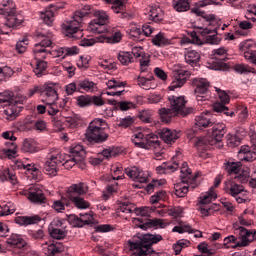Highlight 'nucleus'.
Masks as SVG:
<instances>
[{
  "mask_svg": "<svg viewBox=\"0 0 256 256\" xmlns=\"http://www.w3.org/2000/svg\"><path fill=\"white\" fill-rule=\"evenodd\" d=\"M36 39L40 42L36 43L33 48L34 57L37 59L34 73L37 77H43V72L47 69V62L42 59H47V55L51 53L47 47H51L53 44V33L38 29Z\"/></svg>",
  "mask_w": 256,
  "mask_h": 256,
  "instance_id": "nucleus-1",
  "label": "nucleus"
},
{
  "mask_svg": "<svg viewBox=\"0 0 256 256\" xmlns=\"http://www.w3.org/2000/svg\"><path fill=\"white\" fill-rule=\"evenodd\" d=\"M57 84L53 82H46L41 90L42 102L44 105H38L37 111L40 115L47 112L52 117L59 113L57 101H59V94L57 93Z\"/></svg>",
  "mask_w": 256,
  "mask_h": 256,
  "instance_id": "nucleus-2",
  "label": "nucleus"
},
{
  "mask_svg": "<svg viewBox=\"0 0 256 256\" xmlns=\"http://www.w3.org/2000/svg\"><path fill=\"white\" fill-rule=\"evenodd\" d=\"M170 103L169 108H161L159 110V115L162 121H169L171 117H187L191 113V108L187 107V100L183 96H170L168 98Z\"/></svg>",
  "mask_w": 256,
  "mask_h": 256,
  "instance_id": "nucleus-3",
  "label": "nucleus"
},
{
  "mask_svg": "<svg viewBox=\"0 0 256 256\" xmlns=\"http://www.w3.org/2000/svg\"><path fill=\"white\" fill-rule=\"evenodd\" d=\"M163 237L159 234H146L139 241L128 240L127 247L133 251L131 256H147L151 253V245L162 241Z\"/></svg>",
  "mask_w": 256,
  "mask_h": 256,
  "instance_id": "nucleus-4",
  "label": "nucleus"
},
{
  "mask_svg": "<svg viewBox=\"0 0 256 256\" xmlns=\"http://www.w3.org/2000/svg\"><path fill=\"white\" fill-rule=\"evenodd\" d=\"M91 13V6L85 5L82 10L74 12L70 25L66 26V41H75L83 38V30L79 29L83 23V17Z\"/></svg>",
  "mask_w": 256,
  "mask_h": 256,
  "instance_id": "nucleus-5",
  "label": "nucleus"
},
{
  "mask_svg": "<svg viewBox=\"0 0 256 256\" xmlns=\"http://www.w3.org/2000/svg\"><path fill=\"white\" fill-rule=\"evenodd\" d=\"M109 125L107 122L101 118H96L92 120L86 130L85 137L87 141L92 143H103L109 139V134L105 132Z\"/></svg>",
  "mask_w": 256,
  "mask_h": 256,
  "instance_id": "nucleus-6",
  "label": "nucleus"
},
{
  "mask_svg": "<svg viewBox=\"0 0 256 256\" xmlns=\"http://www.w3.org/2000/svg\"><path fill=\"white\" fill-rule=\"evenodd\" d=\"M132 142L136 147L140 149L153 150L156 157H161V154L158 152L161 150V142L154 134H145L143 132H137L132 136Z\"/></svg>",
  "mask_w": 256,
  "mask_h": 256,
  "instance_id": "nucleus-7",
  "label": "nucleus"
},
{
  "mask_svg": "<svg viewBox=\"0 0 256 256\" xmlns=\"http://www.w3.org/2000/svg\"><path fill=\"white\" fill-rule=\"evenodd\" d=\"M63 161H65V153L59 148L51 149L44 162V173L49 177H56L59 171V165H65Z\"/></svg>",
  "mask_w": 256,
  "mask_h": 256,
  "instance_id": "nucleus-8",
  "label": "nucleus"
},
{
  "mask_svg": "<svg viewBox=\"0 0 256 256\" xmlns=\"http://www.w3.org/2000/svg\"><path fill=\"white\" fill-rule=\"evenodd\" d=\"M180 173L181 183H177L174 185V191L176 197H185V195L189 193V186L187 185H191L192 189H195V185H193V183H195V179H197V176H193L191 174V169H189V165H187V162L182 163Z\"/></svg>",
  "mask_w": 256,
  "mask_h": 256,
  "instance_id": "nucleus-9",
  "label": "nucleus"
},
{
  "mask_svg": "<svg viewBox=\"0 0 256 256\" xmlns=\"http://www.w3.org/2000/svg\"><path fill=\"white\" fill-rule=\"evenodd\" d=\"M215 199H217V193L213 187H211L209 191L200 194L197 206L198 211H200L203 217H209V215H211V209Z\"/></svg>",
  "mask_w": 256,
  "mask_h": 256,
  "instance_id": "nucleus-10",
  "label": "nucleus"
},
{
  "mask_svg": "<svg viewBox=\"0 0 256 256\" xmlns=\"http://www.w3.org/2000/svg\"><path fill=\"white\" fill-rule=\"evenodd\" d=\"M193 85H195V93H196V99L198 103H203V101H209V81L204 78H195L193 80Z\"/></svg>",
  "mask_w": 256,
  "mask_h": 256,
  "instance_id": "nucleus-11",
  "label": "nucleus"
},
{
  "mask_svg": "<svg viewBox=\"0 0 256 256\" xmlns=\"http://www.w3.org/2000/svg\"><path fill=\"white\" fill-rule=\"evenodd\" d=\"M238 159L251 163L256 160V139L252 138V146L243 145L238 151Z\"/></svg>",
  "mask_w": 256,
  "mask_h": 256,
  "instance_id": "nucleus-12",
  "label": "nucleus"
},
{
  "mask_svg": "<svg viewBox=\"0 0 256 256\" xmlns=\"http://www.w3.org/2000/svg\"><path fill=\"white\" fill-rule=\"evenodd\" d=\"M234 229L238 231L240 235V241L236 242V247H247L249 243L256 240V231L245 229L243 226L234 225Z\"/></svg>",
  "mask_w": 256,
  "mask_h": 256,
  "instance_id": "nucleus-13",
  "label": "nucleus"
},
{
  "mask_svg": "<svg viewBox=\"0 0 256 256\" xmlns=\"http://www.w3.org/2000/svg\"><path fill=\"white\" fill-rule=\"evenodd\" d=\"M238 49L244 59L249 61V59H253L256 55V41L253 39L244 40L240 42Z\"/></svg>",
  "mask_w": 256,
  "mask_h": 256,
  "instance_id": "nucleus-14",
  "label": "nucleus"
},
{
  "mask_svg": "<svg viewBox=\"0 0 256 256\" xmlns=\"http://www.w3.org/2000/svg\"><path fill=\"white\" fill-rule=\"evenodd\" d=\"M127 84L123 81L111 79L106 82V87L110 91H106L109 97H121L125 93V86Z\"/></svg>",
  "mask_w": 256,
  "mask_h": 256,
  "instance_id": "nucleus-15",
  "label": "nucleus"
},
{
  "mask_svg": "<svg viewBox=\"0 0 256 256\" xmlns=\"http://www.w3.org/2000/svg\"><path fill=\"white\" fill-rule=\"evenodd\" d=\"M198 29H201L200 33L202 37L205 38V42L209 45H219L221 43V38L217 36V26L211 27H198Z\"/></svg>",
  "mask_w": 256,
  "mask_h": 256,
  "instance_id": "nucleus-16",
  "label": "nucleus"
},
{
  "mask_svg": "<svg viewBox=\"0 0 256 256\" xmlns=\"http://www.w3.org/2000/svg\"><path fill=\"white\" fill-rule=\"evenodd\" d=\"M125 173L132 181H136L137 183H147L149 181V172L137 167L126 168Z\"/></svg>",
  "mask_w": 256,
  "mask_h": 256,
  "instance_id": "nucleus-17",
  "label": "nucleus"
},
{
  "mask_svg": "<svg viewBox=\"0 0 256 256\" xmlns=\"http://www.w3.org/2000/svg\"><path fill=\"white\" fill-rule=\"evenodd\" d=\"M108 33L110 37L100 36V43H121L123 39V32L119 28H109Z\"/></svg>",
  "mask_w": 256,
  "mask_h": 256,
  "instance_id": "nucleus-18",
  "label": "nucleus"
},
{
  "mask_svg": "<svg viewBox=\"0 0 256 256\" xmlns=\"http://www.w3.org/2000/svg\"><path fill=\"white\" fill-rule=\"evenodd\" d=\"M225 127L226 126L224 123H218V124H215L212 128L211 140L214 141V145L218 144V147H223L221 140L225 136V133H227V131L225 130Z\"/></svg>",
  "mask_w": 256,
  "mask_h": 256,
  "instance_id": "nucleus-19",
  "label": "nucleus"
},
{
  "mask_svg": "<svg viewBox=\"0 0 256 256\" xmlns=\"http://www.w3.org/2000/svg\"><path fill=\"white\" fill-rule=\"evenodd\" d=\"M160 139L167 143V145H173L177 139H179V132L177 130H171L168 128H162L159 132Z\"/></svg>",
  "mask_w": 256,
  "mask_h": 256,
  "instance_id": "nucleus-20",
  "label": "nucleus"
},
{
  "mask_svg": "<svg viewBox=\"0 0 256 256\" xmlns=\"http://www.w3.org/2000/svg\"><path fill=\"white\" fill-rule=\"evenodd\" d=\"M28 199L32 203H45V194H43V190H41L39 185H34L29 188Z\"/></svg>",
  "mask_w": 256,
  "mask_h": 256,
  "instance_id": "nucleus-21",
  "label": "nucleus"
},
{
  "mask_svg": "<svg viewBox=\"0 0 256 256\" xmlns=\"http://www.w3.org/2000/svg\"><path fill=\"white\" fill-rule=\"evenodd\" d=\"M224 189L226 193H228L232 197H237L241 195V193H245V188L243 187V185H239L233 180L226 181Z\"/></svg>",
  "mask_w": 256,
  "mask_h": 256,
  "instance_id": "nucleus-22",
  "label": "nucleus"
},
{
  "mask_svg": "<svg viewBox=\"0 0 256 256\" xmlns=\"http://www.w3.org/2000/svg\"><path fill=\"white\" fill-rule=\"evenodd\" d=\"M42 251L46 256L57 255V253H61V251H63V245L59 243L54 244L51 242H45L42 244Z\"/></svg>",
  "mask_w": 256,
  "mask_h": 256,
  "instance_id": "nucleus-23",
  "label": "nucleus"
},
{
  "mask_svg": "<svg viewBox=\"0 0 256 256\" xmlns=\"http://www.w3.org/2000/svg\"><path fill=\"white\" fill-rule=\"evenodd\" d=\"M51 7H53V5H50L44 10L40 11V19L48 27H51L53 25V22L55 21V12L51 10Z\"/></svg>",
  "mask_w": 256,
  "mask_h": 256,
  "instance_id": "nucleus-24",
  "label": "nucleus"
},
{
  "mask_svg": "<svg viewBox=\"0 0 256 256\" xmlns=\"http://www.w3.org/2000/svg\"><path fill=\"white\" fill-rule=\"evenodd\" d=\"M137 83L141 89H144L145 91H149L150 89H157V82L153 76H150L149 78L139 76L137 78Z\"/></svg>",
  "mask_w": 256,
  "mask_h": 256,
  "instance_id": "nucleus-25",
  "label": "nucleus"
},
{
  "mask_svg": "<svg viewBox=\"0 0 256 256\" xmlns=\"http://www.w3.org/2000/svg\"><path fill=\"white\" fill-rule=\"evenodd\" d=\"M41 221V217L39 215L33 216H17L15 218V223L17 225H24L27 227L28 225H37Z\"/></svg>",
  "mask_w": 256,
  "mask_h": 256,
  "instance_id": "nucleus-26",
  "label": "nucleus"
},
{
  "mask_svg": "<svg viewBox=\"0 0 256 256\" xmlns=\"http://www.w3.org/2000/svg\"><path fill=\"white\" fill-rule=\"evenodd\" d=\"M5 17L6 23L4 24L3 29H5V27H9V29L19 27V25L23 23V17L17 14V12H14L13 14H8V16Z\"/></svg>",
  "mask_w": 256,
  "mask_h": 256,
  "instance_id": "nucleus-27",
  "label": "nucleus"
},
{
  "mask_svg": "<svg viewBox=\"0 0 256 256\" xmlns=\"http://www.w3.org/2000/svg\"><path fill=\"white\" fill-rule=\"evenodd\" d=\"M209 145H215L214 141L211 140V137L205 136V137H198L194 140V146L198 151H207L209 148Z\"/></svg>",
  "mask_w": 256,
  "mask_h": 256,
  "instance_id": "nucleus-28",
  "label": "nucleus"
},
{
  "mask_svg": "<svg viewBox=\"0 0 256 256\" xmlns=\"http://www.w3.org/2000/svg\"><path fill=\"white\" fill-rule=\"evenodd\" d=\"M89 191V186L85 183L72 184L67 189L68 197H73L71 194L75 193L76 195H85Z\"/></svg>",
  "mask_w": 256,
  "mask_h": 256,
  "instance_id": "nucleus-29",
  "label": "nucleus"
},
{
  "mask_svg": "<svg viewBox=\"0 0 256 256\" xmlns=\"http://www.w3.org/2000/svg\"><path fill=\"white\" fill-rule=\"evenodd\" d=\"M78 87L79 89H82V91H85L86 93H95L99 91V87L97 86V83L89 79L80 80L78 83Z\"/></svg>",
  "mask_w": 256,
  "mask_h": 256,
  "instance_id": "nucleus-30",
  "label": "nucleus"
},
{
  "mask_svg": "<svg viewBox=\"0 0 256 256\" xmlns=\"http://www.w3.org/2000/svg\"><path fill=\"white\" fill-rule=\"evenodd\" d=\"M212 124L213 122H211V118L208 114H201L195 119V129H207V127H211Z\"/></svg>",
  "mask_w": 256,
  "mask_h": 256,
  "instance_id": "nucleus-31",
  "label": "nucleus"
},
{
  "mask_svg": "<svg viewBox=\"0 0 256 256\" xmlns=\"http://www.w3.org/2000/svg\"><path fill=\"white\" fill-rule=\"evenodd\" d=\"M169 223L165 222L163 219H152L146 221L144 224L140 225V229H145L146 227L155 229H165Z\"/></svg>",
  "mask_w": 256,
  "mask_h": 256,
  "instance_id": "nucleus-32",
  "label": "nucleus"
},
{
  "mask_svg": "<svg viewBox=\"0 0 256 256\" xmlns=\"http://www.w3.org/2000/svg\"><path fill=\"white\" fill-rule=\"evenodd\" d=\"M21 113V107L17 106V104H14L11 102L7 108L4 110V114L6 115L7 119L10 121H13V119L17 118V115Z\"/></svg>",
  "mask_w": 256,
  "mask_h": 256,
  "instance_id": "nucleus-33",
  "label": "nucleus"
},
{
  "mask_svg": "<svg viewBox=\"0 0 256 256\" xmlns=\"http://www.w3.org/2000/svg\"><path fill=\"white\" fill-rule=\"evenodd\" d=\"M76 209H89L91 203L81 196H68Z\"/></svg>",
  "mask_w": 256,
  "mask_h": 256,
  "instance_id": "nucleus-34",
  "label": "nucleus"
},
{
  "mask_svg": "<svg viewBox=\"0 0 256 256\" xmlns=\"http://www.w3.org/2000/svg\"><path fill=\"white\" fill-rule=\"evenodd\" d=\"M174 233H195L194 237L199 239V237H203V233L199 230H194L191 228L189 224L187 225H182V226H175L172 230Z\"/></svg>",
  "mask_w": 256,
  "mask_h": 256,
  "instance_id": "nucleus-35",
  "label": "nucleus"
},
{
  "mask_svg": "<svg viewBox=\"0 0 256 256\" xmlns=\"http://www.w3.org/2000/svg\"><path fill=\"white\" fill-rule=\"evenodd\" d=\"M16 12L17 9L15 6V2H13V0L3 2L2 7H0V15H4L5 17Z\"/></svg>",
  "mask_w": 256,
  "mask_h": 256,
  "instance_id": "nucleus-36",
  "label": "nucleus"
},
{
  "mask_svg": "<svg viewBox=\"0 0 256 256\" xmlns=\"http://www.w3.org/2000/svg\"><path fill=\"white\" fill-rule=\"evenodd\" d=\"M88 31L90 33H105L107 29L105 28V24H102L99 20L95 18L91 20L88 24Z\"/></svg>",
  "mask_w": 256,
  "mask_h": 256,
  "instance_id": "nucleus-37",
  "label": "nucleus"
},
{
  "mask_svg": "<svg viewBox=\"0 0 256 256\" xmlns=\"http://www.w3.org/2000/svg\"><path fill=\"white\" fill-rule=\"evenodd\" d=\"M185 61L189 65H197L201 60V54L195 50H188L185 52Z\"/></svg>",
  "mask_w": 256,
  "mask_h": 256,
  "instance_id": "nucleus-38",
  "label": "nucleus"
},
{
  "mask_svg": "<svg viewBox=\"0 0 256 256\" xmlns=\"http://www.w3.org/2000/svg\"><path fill=\"white\" fill-rule=\"evenodd\" d=\"M148 15L150 21H155V23L163 21V10L159 6H152L149 10Z\"/></svg>",
  "mask_w": 256,
  "mask_h": 256,
  "instance_id": "nucleus-39",
  "label": "nucleus"
},
{
  "mask_svg": "<svg viewBox=\"0 0 256 256\" xmlns=\"http://www.w3.org/2000/svg\"><path fill=\"white\" fill-rule=\"evenodd\" d=\"M22 151L24 153H37L39 147L37 146V141L33 139H25L22 145Z\"/></svg>",
  "mask_w": 256,
  "mask_h": 256,
  "instance_id": "nucleus-40",
  "label": "nucleus"
},
{
  "mask_svg": "<svg viewBox=\"0 0 256 256\" xmlns=\"http://www.w3.org/2000/svg\"><path fill=\"white\" fill-rule=\"evenodd\" d=\"M172 7L178 13H184L185 11H189L191 8L189 0H173Z\"/></svg>",
  "mask_w": 256,
  "mask_h": 256,
  "instance_id": "nucleus-41",
  "label": "nucleus"
},
{
  "mask_svg": "<svg viewBox=\"0 0 256 256\" xmlns=\"http://www.w3.org/2000/svg\"><path fill=\"white\" fill-rule=\"evenodd\" d=\"M152 43L156 47H165V45H169V39L165 37V34L157 31V33H155L154 38H152Z\"/></svg>",
  "mask_w": 256,
  "mask_h": 256,
  "instance_id": "nucleus-42",
  "label": "nucleus"
},
{
  "mask_svg": "<svg viewBox=\"0 0 256 256\" xmlns=\"http://www.w3.org/2000/svg\"><path fill=\"white\" fill-rule=\"evenodd\" d=\"M173 75H174V79H178V81H182V83H187V79L191 77V72L183 68H180V69H174Z\"/></svg>",
  "mask_w": 256,
  "mask_h": 256,
  "instance_id": "nucleus-43",
  "label": "nucleus"
},
{
  "mask_svg": "<svg viewBox=\"0 0 256 256\" xmlns=\"http://www.w3.org/2000/svg\"><path fill=\"white\" fill-rule=\"evenodd\" d=\"M8 245H13L14 247H18L21 249V247L25 246V240L21 237V235L18 234H12L8 239H7Z\"/></svg>",
  "mask_w": 256,
  "mask_h": 256,
  "instance_id": "nucleus-44",
  "label": "nucleus"
},
{
  "mask_svg": "<svg viewBox=\"0 0 256 256\" xmlns=\"http://www.w3.org/2000/svg\"><path fill=\"white\" fill-rule=\"evenodd\" d=\"M6 149H3V153L8 159H13L15 158V155H17V144L15 142H6L5 143Z\"/></svg>",
  "mask_w": 256,
  "mask_h": 256,
  "instance_id": "nucleus-45",
  "label": "nucleus"
},
{
  "mask_svg": "<svg viewBox=\"0 0 256 256\" xmlns=\"http://www.w3.org/2000/svg\"><path fill=\"white\" fill-rule=\"evenodd\" d=\"M117 57L121 65H130V63H133V54L131 52L120 51Z\"/></svg>",
  "mask_w": 256,
  "mask_h": 256,
  "instance_id": "nucleus-46",
  "label": "nucleus"
},
{
  "mask_svg": "<svg viewBox=\"0 0 256 256\" xmlns=\"http://www.w3.org/2000/svg\"><path fill=\"white\" fill-rule=\"evenodd\" d=\"M242 164L241 162H226L224 163V169L229 173V175L239 173L241 171Z\"/></svg>",
  "mask_w": 256,
  "mask_h": 256,
  "instance_id": "nucleus-47",
  "label": "nucleus"
},
{
  "mask_svg": "<svg viewBox=\"0 0 256 256\" xmlns=\"http://www.w3.org/2000/svg\"><path fill=\"white\" fill-rule=\"evenodd\" d=\"M53 128L56 133H61L65 129V117H53L52 118Z\"/></svg>",
  "mask_w": 256,
  "mask_h": 256,
  "instance_id": "nucleus-48",
  "label": "nucleus"
},
{
  "mask_svg": "<svg viewBox=\"0 0 256 256\" xmlns=\"http://www.w3.org/2000/svg\"><path fill=\"white\" fill-rule=\"evenodd\" d=\"M213 110L216 112V113H224V115H227V117H234L235 116V112L231 111V112H228L229 111V108L219 102H216L213 104Z\"/></svg>",
  "mask_w": 256,
  "mask_h": 256,
  "instance_id": "nucleus-49",
  "label": "nucleus"
},
{
  "mask_svg": "<svg viewBox=\"0 0 256 256\" xmlns=\"http://www.w3.org/2000/svg\"><path fill=\"white\" fill-rule=\"evenodd\" d=\"M129 35L134 41H139L143 37V32L136 24H131L129 29Z\"/></svg>",
  "mask_w": 256,
  "mask_h": 256,
  "instance_id": "nucleus-50",
  "label": "nucleus"
},
{
  "mask_svg": "<svg viewBox=\"0 0 256 256\" xmlns=\"http://www.w3.org/2000/svg\"><path fill=\"white\" fill-rule=\"evenodd\" d=\"M165 199H167V192L165 190H160L150 197V203L151 205H157V203L165 201Z\"/></svg>",
  "mask_w": 256,
  "mask_h": 256,
  "instance_id": "nucleus-51",
  "label": "nucleus"
},
{
  "mask_svg": "<svg viewBox=\"0 0 256 256\" xmlns=\"http://www.w3.org/2000/svg\"><path fill=\"white\" fill-rule=\"evenodd\" d=\"M13 68L9 66H0V81H7L13 77Z\"/></svg>",
  "mask_w": 256,
  "mask_h": 256,
  "instance_id": "nucleus-52",
  "label": "nucleus"
},
{
  "mask_svg": "<svg viewBox=\"0 0 256 256\" xmlns=\"http://www.w3.org/2000/svg\"><path fill=\"white\" fill-rule=\"evenodd\" d=\"M0 217H5L7 215H13L15 213V205L11 202L7 204L0 205Z\"/></svg>",
  "mask_w": 256,
  "mask_h": 256,
  "instance_id": "nucleus-53",
  "label": "nucleus"
},
{
  "mask_svg": "<svg viewBox=\"0 0 256 256\" xmlns=\"http://www.w3.org/2000/svg\"><path fill=\"white\" fill-rule=\"evenodd\" d=\"M141 73H147L149 71V63H151V56L149 54H143L139 59Z\"/></svg>",
  "mask_w": 256,
  "mask_h": 256,
  "instance_id": "nucleus-54",
  "label": "nucleus"
},
{
  "mask_svg": "<svg viewBox=\"0 0 256 256\" xmlns=\"http://www.w3.org/2000/svg\"><path fill=\"white\" fill-rule=\"evenodd\" d=\"M69 152L73 157H85V148L81 144H74L70 146Z\"/></svg>",
  "mask_w": 256,
  "mask_h": 256,
  "instance_id": "nucleus-55",
  "label": "nucleus"
},
{
  "mask_svg": "<svg viewBox=\"0 0 256 256\" xmlns=\"http://www.w3.org/2000/svg\"><path fill=\"white\" fill-rule=\"evenodd\" d=\"M93 15L96 17V21H99L103 25L109 22V14L103 10H93Z\"/></svg>",
  "mask_w": 256,
  "mask_h": 256,
  "instance_id": "nucleus-56",
  "label": "nucleus"
},
{
  "mask_svg": "<svg viewBox=\"0 0 256 256\" xmlns=\"http://www.w3.org/2000/svg\"><path fill=\"white\" fill-rule=\"evenodd\" d=\"M132 125H135V117L133 116H126L121 118L118 123V127H122V129H127Z\"/></svg>",
  "mask_w": 256,
  "mask_h": 256,
  "instance_id": "nucleus-57",
  "label": "nucleus"
},
{
  "mask_svg": "<svg viewBox=\"0 0 256 256\" xmlns=\"http://www.w3.org/2000/svg\"><path fill=\"white\" fill-rule=\"evenodd\" d=\"M48 231L52 239H65V231L61 230V228H48Z\"/></svg>",
  "mask_w": 256,
  "mask_h": 256,
  "instance_id": "nucleus-58",
  "label": "nucleus"
},
{
  "mask_svg": "<svg viewBox=\"0 0 256 256\" xmlns=\"http://www.w3.org/2000/svg\"><path fill=\"white\" fill-rule=\"evenodd\" d=\"M27 47H29V39L27 38H23L16 43L17 53H25V51H27Z\"/></svg>",
  "mask_w": 256,
  "mask_h": 256,
  "instance_id": "nucleus-59",
  "label": "nucleus"
},
{
  "mask_svg": "<svg viewBox=\"0 0 256 256\" xmlns=\"http://www.w3.org/2000/svg\"><path fill=\"white\" fill-rule=\"evenodd\" d=\"M234 70L241 74L253 73V68L247 64H236Z\"/></svg>",
  "mask_w": 256,
  "mask_h": 256,
  "instance_id": "nucleus-60",
  "label": "nucleus"
},
{
  "mask_svg": "<svg viewBox=\"0 0 256 256\" xmlns=\"http://www.w3.org/2000/svg\"><path fill=\"white\" fill-rule=\"evenodd\" d=\"M93 221H94V218H93L92 212L80 214L81 227H83V225H90V223H93Z\"/></svg>",
  "mask_w": 256,
  "mask_h": 256,
  "instance_id": "nucleus-61",
  "label": "nucleus"
},
{
  "mask_svg": "<svg viewBox=\"0 0 256 256\" xmlns=\"http://www.w3.org/2000/svg\"><path fill=\"white\" fill-rule=\"evenodd\" d=\"M66 221H68L70 227H81V220L75 214L68 215Z\"/></svg>",
  "mask_w": 256,
  "mask_h": 256,
  "instance_id": "nucleus-62",
  "label": "nucleus"
},
{
  "mask_svg": "<svg viewBox=\"0 0 256 256\" xmlns=\"http://www.w3.org/2000/svg\"><path fill=\"white\" fill-rule=\"evenodd\" d=\"M18 169H24V171H29L31 173H37L39 171L38 168L35 167V164H25L23 162H17Z\"/></svg>",
  "mask_w": 256,
  "mask_h": 256,
  "instance_id": "nucleus-63",
  "label": "nucleus"
},
{
  "mask_svg": "<svg viewBox=\"0 0 256 256\" xmlns=\"http://www.w3.org/2000/svg\"><path fill=\"white\" fill-rule=\"evenodd\" d=\"M77 103L79 107H89L91 105V96L81 95L77 98Z\"/></svg>",
  "mask_w": 256,
  "mask_h": 256,
  "instance_id": "nucleus-64",
  "label": "nucleus"
}]
</instances>
